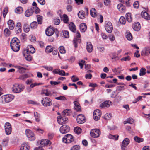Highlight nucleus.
Masks as SVG:
<instances>
[{
    "label": "nucleus",
    "instance_id": "26",
    "mask_svg": "<svg viewBox=\"0 0 150 150\" xmlns=\"http://www.w3.org/2000/svg\"><path fill=\"white\" fill-rule=\"evenodd\" d=\"M133 28L135 31H139L140 30L141 28L140 23L138 22L135 23L133 26Z\"/></svg>",
    "mask_w": 150,
    "mask_h": 150
},
{
    "label": "nucleus",
    "instance_id": "35",
    "mask_svg": "<svg viewBox=\"0 0 150 150\" xmlns=\"http://www.w3.org/2000/svg\"><path fill=\"white\" fill-rule=\"evenodd\" d=\"M126 17L127 21L129 22H131L132 21V18L131 16V14L129 13H127L126 15Z\"/></svg>",
    "mask_w": 150,
    "mask_h": 150
},
{
    "label": "nucleus",
    "instance_id": "21",
    "mask_svg": "<svg viewBox=\"0 0 150 150\" xmlns=\"http://www.w3.org/2000/svg\"><path fill=\"white\" fill-rule=\"evenodd\" d=\"M14 67L17 69V71L20 73H23L25 72L26 69L22 67L16 65Z\"/></svg>",
    "mask_w": 150,
    "mask_h": 150
},
{
    "label": "nucleus",
    "instance_id": "7",
    "mask_svg": "<svg viewBox=\"0 0 150 150\" xmlns=\"http://www.w3.org/2000/svg\"><path fill=\"white\" fill-rule=\"evenodd\" d=\"M57 120L58 123L62 125L67 123L68 119L66 116L61 115L57 117Z\"/></svg>",
    "mask_w": 150,
    "mask_h": 150
},
{
    "label": "nucleus",
    "instance_id": "64",
    "mask_svg": "<svg viewBox=\"0 0 150 150\" xmlns=\"http://www.w3.org/2000/svg\"><path fill=\"white\" fill-rule=\"evenodd\" d=\"M133 6L135 8H138L139 6V3L138 1L135 2L133 4Z\"/></svg>",
    "mask_w": 150,
    "mask_h": 150
},
{
    "label": "nucleus",
    "instance_id": "23",
    "mask_svg": "<svg viewBox=\"0 0 150 150\" xmlns=\"http://www.w3.org/2000/svg\"><path fill=\"white\" fill-rule=\"evenodd\" d=\"M30 149V146L28 143H24L22 144L20 150H29Z\"/></svg>",
    "mask_w": 150,
    "mask_h": 150
},
{
    "label": "nucleus",
    "instance_id": "10",
    "mask_svg": "<svg viewBox=\"0 0 150 150\" xmlns=\"http://www.w3.org/2000/svg\"><path fill=\"white\" fill-rule=\"evenodd\" d=\"M80 33L79 32H77L76 33V38H75L73 41V44L75 48L77 47L78 44L80 43L81 42V40L80 39Z\"/></svg>",
    "mask_w": 150,
    "mask_h": 150
},
{
    "label": "nucleus",
    "instance_id": "44",
    "mask_svg": "<svg viewBox=\"0 0 150 150\" xmlns=\"http://www.w3.org/2000/svg\"><path fill=\"white\" fill-rule=\"evenodd\" d=\"M34 116L35 118V120L38 122L40 121L39 119L40 115L37 112H35L34 113Z\"/></svg>",
    "mask_w": 150,
    "mask_h": 150
},
{
    "label": "nucleus",
    "instance_id": "53",
    "mask_svg": "<svg viewBox=\"0 0 150 150\" xmlns=\"http://www.w3.org/2000/svg\"><path fill=\"white\" fill-rule=\"evenodd\" d=\"M43 93L47 96H49L51 95V93L50 91H48L47 89L43 90Z\"/></svg>",
    "mask_w": 150,
    "mask_h": 150
},
{
    "label": "nucleus",
    "instance_id": "41",
    "mask_svg": "<svg viewBox=\"0 0 150 150\" xmlns=\"http://www.w3.org/2000/svg\"><path fill=\"white\" fill-rule=\"evenodd\" d=\"M4 34L6 36H8L11 34V32L8 28H6L4 30Z\"/></svg>",
    "mask_w": 150,
    "mask_h": 150
},
{
    "label": "nucleus",
    "instance_id": "27",
    "mask_svg": "<svg viewBox=\"0 0 150 150\" xmlns=\"http://www.w3.org/2000/svg\"><path fill=\"white\" fill-rule=\"evenodd\" d=\"M86 49L88 52H92L93 47L91 42H88L87 43Z\"/></svg>",
    "mask_w": 150,
    "mask_h": 150
},
{
    "label": "nucleus",
    "instance_id": "19",
    "mask_svg": "<svg viewBox=\"0 0 150 150\" xmlns=\"http://www.w3.org/2000/svg\"><path fill=\"white\" fill-rule=\"evenodd\" d=\"M111 103H112V102L110 100L106 101L100 104V107L101 108H106L109 107L110 104Z\"/></svg>",
    "mask_w": 150,
    "mask_h": 150
},
{
    "label": "nucleus",
    "instance_id": "55",
    "mask_svg": "<svg viewBox=\"0 0 150 150\" xmlns=\"http://www.w3.org/2000/svg\"><path fill=\"white\" fill-rule=\"evenodd\" d=\"M53 22L55 25H57L60 23V21L59 18H55L54 19Z\"/></svg>",
    "mask_w": 150,
    "mask_h": 150
},
{
    "label": "nucleus",
    "instance_id": "25",
    "mask_svg": "<svg viewBox=\"0 0 150 150\" xmlns=\"http://www.w3.org/2000/svg\"><path fill=\"white\" fill-rule=\"evenodd\" d=\"M141 16L142 17L147 19H150V16L145 11H143L141 13Z\"/></svg>",
    "mask_w": 150,
    "mask_h": 150
},
{
    "label": "nucleus",
    "instance_id": "8",
    "mask_svg": "<svg viewBox=\"0 0 150 150\" xmlns=\"http://www.w3.org/2000/svg\"><path fill=\"white\" fill-rule=\"evenodd\" d=\"M41 103L44 106L46 107L50 106L52 104V100L48 97L43 98L41 100Z\"/></svg>",
    "mask_w": 150,
    "mask_h": 150
},
{
    "label": "nucleus",
    "instance_id": "57",
    "mask_svg": "<svg viewBox=\"0 0 150 150\" xmlns=\"http://www.w3.org/2000/svg\"><path fill=\"white\" fill-rule=\"evenodd\" d=\"M28 77V75L27 74H25L24 75H22L20 76L19 77V79L23 80H24Z\"/></svg>",
    "mask_w": 150,
    "mask_h": 150
},
{
    "label": "nucleus",
    "instance_id": "28",
    "mask_svg": "<svg viewBox=\"0 0 150 150\" xmlns=\"http://www.w3.org/2000/svg\"><path fill=\"white\" fill-rule=\"evenodd\" d=\"M8 25L9 28L11 30H13L14 27V22L11 20H9L8 22Z\"/></svg>",
    "mask_w": 150,
    "mask_h": 150
},
{
    "label": "nucleus",
    "instance_id": "5",
    "mask_svg": "<svg viewBox=\"0 0 150 150\" xmlns=\"http://www.w3.org/2000/svg\"><path fill=\"white\" fill-rule=\"evenodd\" d=\"M74 139L73 136L70 134L66 135L63 138L62 141L65 143H70L73 142Z\"/></svg>",
    "mask_w": 150,
    "mask_h": 150
},
{
    "label": "nucleus",
    "instance_id": "43",
    "mask_svg": "<svg viewBox=\"0 0 150 150\" xmlns=\"http://www.w3.org/2000/svg\"><path fill=\"white\" fill-rule=\"evenodd\" d=\"M126 37L128 40H131L132 39V34L129 32H127V33Z\"/></svg>",
    "mask_w": 150,
    "mask_h": 150
},
{
    "label": "nucleus",
    "instance_id": "22",
    "mask_svg": "<svg viewBox=\"0 0 150 150\" xmlns=\"http://www.w3.org/2000/svg\"><path fill=\"white\" fill-rule=\"evenodd\" d=\"M74 105L75 109L77 112H80L81 111V109L79 103L77 101H75L74 102Z\"/></svg>",
    "mask_w": 150,
    "mask_h": 150
},
{
    "label": "nucleus",
    "instance_id": "17",
    "mask_svg": "<svg viewBox=\"0 0 150 150\" xmlns=\"http://www.w3.org/2000/svg\"><path fill=\"white\" fill-rule=\"evenodd\" d=\"M77 121L79 124H82L86 121L85 117L82 114H80L78 115L77 117Z\"/></svg>",
    "mask_w": 150,
    "mask_h": 150
},
{
    "label": "nucleus",
    "instance_id": "16",
    "mask_svg": "<svg viewBox=\"0 0 150 150\" xmlns=\"http://www.w3.org/2000/svg\"><path fill=\"white\" fill-rule=\"evenodd\" d=\"M70 128L69 126L66 125L61 126L60 128V131L62 134H64L69 132Z\"/></svg>",
    "mask_w": 150,
    "mask_h": 150
},
{
    "label": "nucleus",
    "instance_id": "1",
    "mask_svg": "<svg viewBox=\"0 0 150 150\" xmlns=\"http://www.w3.org/2000/svg\"><path fill=\"white\" fill-rule=\"evenodd\" d=\"M10 46L11 49L15 52H18L20 48L19 40L16 38H13L10 42Z\"/></svg>",
    "mask_w": 150,
    "mask_h": 150
},
{
    "label": "nucleus",
    "instance_id": "12",
    "mask_svg": "<svg viewBox=\"0 0 150 150\" xmlns=\"http://www.w3.org/2000/svg\"><path fill=\"white\" fill-rule=\"evenodd\" d=\"M6 134L7 135L10 134L12 131V127L11 124L9 122H6L4 126Z\"/></svg>",
    "mask_w": 150,
    "mask_h": 150
},
{
    "label": "nucleus",
    "instance_id": "9",
    "mask_svg": "<svg viewBox=\"0 0 150 150\" xmlns=\"http://www.w3.org/2000/svg\"><path fill=\"white\" fill-rule=\"evenodd\" d=\"M100 133V132L99 129H94L91 130L90 134L91 136L93 138H97L99 136Z\"/></svg>",
    "mask_w": 150,
    "mask_h": 150
},
{
    "label": "nucleus",
    "instance_id": "13",
    "mask_svg": "<svg viewBox=\"0 0 150 150\" xmlns=\"http://www.w3.org/2000/svg\"><path fill=\"white\" fill-rule=\"evenodd\" d=\"M101 114V112L99 110H95L93 112V118L96 121L98 120L100 117Z\"/></svg>",
    "mask_w": 150,
    "mask_h": 150
},
{
    "label": "nucleus",
    "instance_id": "18",
    "mask_svg": "<svg viewBox=\"0 0 150 150\" xmlns=\"http://www.w3.org/2000/svg\"><path fill=\"white\" fill-rule=\"evenodd\" d=\"M150 54V47H147L144 48L141 52V55L142 56H147Z\"/></svg>",
    "mask_w": 150,
    "mask_h": 150
},
{
    "label": "nucleus",
    "instance_id": "39",
    "mask_svg": "<svg viewBox=\"0 0 150 150\" xmlns=\"http://www.w3.org/2000/svg\"><path fill=\"white\" fill-rule=\"evenodd\" d=\"M37 17L38 23L40 24H41L43 20L42 16L39 15H38L37 16Z\"/></svg>",
    "mask_w": 150,
    "mask_h": 150
},
{
    "label": "nucleus",
    "instance_id": "50",
    "mask_svg": "<svg viewBox=\"0 0 150 150\" xmlns=\"http://www.w3.org/2000/svg\"><path fill=\"white\" fill-rule=\"evenodd\" d=\"M111 115L110 113H106L105 115L102 117L106 120H109L111 118Z\"/></svg>",
    "mask_w": 150,
    "mask_h": 150
},
{
    "label": "nucleus",
    "instance_id": "33",
    "mask_svg": "<svg viewBox=\"0 0 150 150\" xmlns=\"http://www.w3.org/2000/svg\"><path fill=\"white\" fill-rule=\"evenodd\" d=\"M96 10L94 8H91L90 11V13L91 15L93 17H95L96 16Z\"/></svg>",
    "mask_w": 150,
    "mask_h": 150
},
{
    "label": "nucleus",
    "instance_id": "63",
    "mask_svg": "<svg viewBox=\"0 0 150 150\" xmlns=\"http://www.w3.org/2000/svg\"><path fill=\"white\" fill-rule=\"evenodd\" d=\"M66 9L68 12L71 11L72 10V6L70 5H68L66 7Z\"/></svg>",
    "mask_w": 150,
    "mask_h": 150
},
{
    "label": "nucleus",
    "instance_id": "29",
    "mask_svg": "<svg viewBox=\"0 0 150 150\" xmlns=\"http://www.w3.org/2000/svg\"><path fill=\"white\" fill-rule=\"evenodd\" d=\"M80 29L81 32H85L87 29V26L85 23H81L80 26Z\"/></svg>",
    "mask_w": 150,
    "mask_h": 150
},
{
    "label": "nucleus",
    "instance_id": "56",
    "mask_svg": "<svg viewBox=\"0 0 150 150\" xmlns=\"http://www.w3.org/2000/svg\"><path fill=\"white\" fill-rule=\"evenodd\" d=\"M112 71L116 74H120L121 72V71L117 70V69L116 68H115L113 69H112Z\"/></svg>",
    "mask_w": 150,
    "mask_h": 150
},
{
    "label": "nucleus",
    "instance_id": "47",
    "mask_svg": "<svg viewBox=\"0 0 150 150\" xmlns=\"http://www.w3.org/2000/svg\"><path fill=\"white\" fill-rule=\"evenodd\" d=\"M69 110L66 109L64 110L62 113V115L66 116H68L69 115Z\"/></svg>",
    "mask_w": 150,
    "mask_h": 150
},
{
    "label": "nucleus",
    "instance_id": "6",
    "mask_svg": "<svg viewBox=\"0 0 150 150\" xmlns=\"http://www.w3.org/2000/svg\"><path fill=\"white\" fill-rule=\"evenodd\" d=\"M25 134L28 139L30 141L35 140V137L33 132L31 130L27 129L25 130Z\"/></svg>",
    "mask_w": 150,
    "mask_h": 150
},
{
    "label": "nucleus",
    "instance_id": "45",
    "mask_svg": "<svg viewBox=\"0 0 150 150\" xmlns=\"http://www.w3.org/2000/svg\"><path fill=\"white\" fill-rule=\"evenodd\" d=\"M55 99L62 101L67 100L65 96H60L56 97Z\"/></svg>",
    "mask_w": 150,
    "mask_h": 150
},
{
    "label": "nucleus",
    "instance_id": "60",
    "mask_svg": "<svg viewBox=\"0 0 150 150\" xmlns=\"http://www.w3.org/2000/svg\"><path fill=\"white\" fill-rule=\"evenodd\" d=\"M63 20L64 22L65 23H67L68 21V18L66 14L63 15Z\"/></svg>",
    "mask_w": 150,
    "mask_h": 150
},
{
    "label": "nucleus",
    "instance_id": "24",
    "mask_svg": "<svg viewBox=\"0 0 150 150\" xmlns=\"http://www.w3.org/2000/svg\"><path fill=\"white\" fill-rule=\"evenodd\" d=\"M33 11L32 8H30L26 11L25 13V15L26 17H29L33 14Z\"/></svg>",
    "mask_w": 150,
    "mask_h": 150
},
{
    "label": "nucleus",
    "instance_id": "52",
    "mask_svg": "<svg viewBox=\"0 0 150 150\" xmlns=\"http://www.w3.org/2000/svg\"><path fill=\"white\" fill-rule=\"evenodd\" d=\"M24 57L28 61H30L32 59V57L29 54L25 53V56Z\"/></svg>",
    "mask_w": 150,
    "mask_h": 150
},
{
    "label": "nucleus",
    "instance_id": "58",
    "mask_svg": "<svg viewBox=\"0 0 150 150\" xmlns=\"http://www.w3.org/2000/svg\"><path fill=\"white\" fill-rule=\"evenodd\" d=\"M8 8H5L3 10V16L4 18L5 16L8 13Z\"/></svg>",
    "mask_w": 150,
    "mask_h": 150
},
{
    "label": "nucleus",
    "instance_id": "30",
    "mask_svg": "<svg viewBox=\"0 0 150 150\" xmlns=\"http://www.w3.org/2000/svg\"><path fill=\"white\" fill-rule=\"evenodd\" d=\"M69 28L70 30L73 32H75L76 31L75 26L74 23L71 22L69 24Z\"/></svg>",
    "mask_w": 150,
    "mask_h": 150
},
{
    "label": "nucleus",
    "instance_id": "59",
    "mask_svg": "<svg viewBox=\"0 0 150 150\" xmlns=\"http://www.w3.org/2000/svg\"><path fill=\"white\" fill-rule=\"evenodd\" d=\"M44 142L45 143V145H50L51 144V142L50 141L47 139H43Z\"/></svg>",
    "mask_w": 150,
    "mask_h": 150
},
{
    "label": "nucleus",
    "instance_id": "40",
    "mask_svg": "<svg viewBox=\"0 0 150 150\" xmlns=\"http://www.w3.org/2000/svg\"><path fill=\"white\" fill-rule=\"evenodd\" d=\"M63 36L66 38H68L69 37V33L68 31L67 30L63 31Z\"/></svg>",
    "mask_w": 150,
    "mask_h": 150
},
{
    "label": "nucleus",
    "instance_id": "37",
    "mask_svg": "<svg viewBox=\"0 0 150 150\" xmlns=\"http://www.w3.org/2000/svg\"><path fill=\"white\" fill-rule=\"evenodd\" d=\"M146 69L144 68H142L140 69V71L139 74L140 76H142L145 75L146 73Z\"/></svg>",
    "mask_w": 150,
    "mask_h": 150
},
{
    "label": "nucleus",
    "instance_id": "34",
    "mask_svg": "<svg viewBox=\"0 0 150 150\" xmlns=\"http://www.w3.org/2000/svg\"><path fill=\"white\" fill-rule=\"evenodd\" d=\"M134 139L135 142L138 143H140L144 141L143 139L140 138L137 136L134 137Z\"/></svg>",
    "mask_w": 150,
    "mask_h": 150
},
{
    "label": "nucleus",
    "instance_id": "48",
    "mask_svg": "<svg viewBox=\"0 0 150 150\" xmlns=\"http://www.w3.org/2000/svg\"><path fill=\"white\" fill-rule=\"evenodd\" d=\"M53 50L51 46H47L45 49V52L47 53H50L52 52Z\"/></svg>",
    "mask_w": 150,
    "mask_h": 150
},
{
    "label": "nucleus",
    "instance_id": "15",
    "mask_svg": "<svg viewBox=\"0 0 150 150\" xmlns=\"http://www.w3.org/2000/svg\"><path fill=\"white\" fill-rule=\"evenodd\" d=\"M54 32H56V33H58V31L57 29H54L53 28L49 27L47 28L46 30L45 33L46 35L48 36H50L52 35Z\"/></svg>",
    "mask_w": 150,
    "mask_h": 150
},
{
    "label": "nucleus",
    "instance_id": "32",
    "mask_svg": "<svg viewBox=\"0 0 150 150\" xmlns=\"http://www.w3.org/2000/svg\"><path fill=\"white\" fill-rule=\"evenodd\" d=\"M23 29L25 32H28L30 30V28L28 27V25L27 23H25L23 25Z\"/></svg>",
    "mask_w": 150,
    "mask_h": 150
},
{
    "label": "nucleus",
    "instance_id": "54",
    "mask_svg": "<svg viewBox=\"0 0 150 150\" xmlns=\"http://www.w3.org/2000/svg\"><path fill=\"white\" fill-rule=\"evenodd\" d=\"M33 10L34 11L35 13L36 14L38 13H39L40 11V10L39 8L36 6H35L33 7L32 8Z\"/></svg>",
    "mask_w": 150,
    "mask_h": 150
},
{
    "label": "nucleus",
    "instance_id": "36",
    "mask_svg": "<svg viewBox=\"0 0 150 150\" xmlns=\"http://www.w3.org/2000/svg\"><path fill=\"white\" fill-rule=\"evenodd\" d=\"M15 12L17 13H21L23 12V9L21 7H17L15 10Z\"/></svg>",
    "mask_w": 150,
    "mask_h": 150
},
{
    "label": "nucleus",
    "instance_id": "38",
    "mask_svg": "<svg viewBox=\"0 0 150 150\" xmlns=\"http://www.w3.org/2000/svg\"><path fill=\"white\" fill-rule=\"evenodd\" d=\"M74 132L77 134H80L81 132V129L79 127H76L74 129Z\"/></svg>",
    "mask_w": 150,
    "mask_h": 150
},
{
    "label": "nucleus",
    "instance_id": "3",
    "mask_svg": "<svg viewBox=\"0 0 150 150\" xmlns=\"http://www.w3.org/2000/svg\"><path fill=\"white\" fill-rule=\"evenodd\" d=\"M14 97V95L10 94L3 96L1 97L2 103L3 104L8 103L12 100Z\"/></svg>",
    "mask_w": 150,
    "mask_h": 150
},
{
    "label": "nucleus",
    "instance_id": "46",
    "mask_svg": "<svg viewBox=\"0 0 150 150\" xmlns=\"http://www.w3.org/2000/svg\"><path fill=\"white\" fill-rule=\"evenodd\" d=\"M59 51L62 54H65L66 52V51L64 47L63 46H60L59 48Z\"/></svg>",
    "mask_w": 150,
    "mask_h": 150
},
{
    "label": "nucleus",
    "instance_id": "42",
    "mask_svg": "<svg viewBox=\"0 0 150 150\" xmlns=\"http://www.w3.org/2000/svg\"><path fill=\"white\" fill-rule=\"evenodd\" d=\"M121 100V97L120 96H118L114 99V103H118Z\"/></svg>",
    "mask_w": 150,
    "mask_h": 150
},
{
    "label": "nucleus",
    "instance_id": "2",
    "mask_svg": "<svg viewBox=\"0 0 150 150\" xmlns=\"http://www.w3.org/2000/svg\"><path fill=\"white\" fill-rule=\"evenodd\" d=\"M25 88L24 85L22 84L16 83L13 85L12 89L13 92L19 93L22 92Z\"/></svg>",
    "mask_w": 150,
    "mask_h": 150
},
{
    "label": "nucleus",
    "instance_id": "49",
    "mask_svg": "<svg viewBox=\"0 0 150 150\" xmlns=\"http://www.w3.org/2000/svg\"><path fill=\"white\" fill-rule=\"evenodd\" d=\"M37 23L36 21H34L30 24V26L32 28L35 29L36 28L37 26Z\"/></svg>",
    "mask_w": 150,
    "mask_h": 150
},
{
    "label": "nucleus",
    "instance_id": "51",
    "mask_svg": "<svg viewBox=\"0 0 150 150\" xmlns=\"http://www.w3.org/2000/svg\"><path fill=\"white\" fill-rule=\"evenodd\" d=\"M120 23L122 24H125L126 22V20L124 17L121 16L119 19Z\"/></svg>",
    "mask_w": 150,
    "mask_h": 150
},
{
    "label": "nucleus",
    "instance_id": "61",
    "mask_svg": "<svg viewBox=\"0 0 150 150\" xmlns=\"http://www.w3.org/2000/svg\"><path fill=\"white\" fill-rule=\"evenodd\" d=\"M103 2L104 5L106 6H108L110 5L111 2L110 0H104Z\"/></svg>",
    "mask_w": 150,
    "mask_h": 150
},
{
    "label": "nucleus",
    "instance_id": "4",
    "mask_svg": "<svg viewBox=\"0 0 150 150\" xmlns=\"http://www.w3.org/2000/svg\"><path fill=\"white\" fill-rule=\"evenodd\" d=\"M35 51V49L31 45H28L27 49L23 50V54L24 56H25V53L29 54L30 53H33Z\"/></svg>",
    "mask_w": 150,
    "mask_h": 150
},
{
    "label": "nucleus",
    "instance_id": "11",
    "mask_svg": "<svg viewBox=\"0 0 150 150\" xmlns=\"http://www.w3.org/2000/svg\"><path fill=\"white\" fill-rule=\"evenodd\" d=\"M129 139L128 138H125L122 142L121 146L122 150H127V146L129 144Z\"/></svg>",
    "mask_w": 150,
    "mask_h": 150
},
{
    "label": "nucleus",
    "instance_id": "14",
    "mask_svg": "<svg viewBox=\"0 0 150 150\" xmlns=\"http://www.w3.org/2000/svg\"><path fill=\"white\" fill-rule=\"evenodd\" d=\"M105 28L106 31L108 33H111L113 29L112 23L110 22L106 23L105 25Z\"/></svg>",
    "mask_w": 150,
    "mask_h": 150
},
{
    "label": "nucleus",
    "instance_id": "20",
    "mask_svg": "<svg viewBox=\"0 0 150 150\" xmlns=\"http://www.w3.org/2000/svg\"><path fill=\"white\" fill-rule=\"evenodd\" d=\"M21 23L20 22L17 23L15 28V32L17 34H18L21 32Z\"/></svg>",
    "mask_w": 150,
    "mask_h": 150
},
{
    "label": "nucleus",
    "instance_id": "31",
    "mask_svg": "<svg viewBox=\"0 0 150 150\" xmlns=\"http://www.w3.org/2000/svg\"><path fill=\"white\" fill-rule=\"evenodd\" d=\"M78 16L79 18L84 19L85 17L86 14L83 11H81L78 14Z\"/></svg>",
    "mask_w": 150,
    "mask_h": 150
},
{
    "label": "nucleus",
    "instance_id": "62",
    "mask_svg": "<svg viewBox=\"0 0 150 150\" xmlns=\"http://www.w3.org/2000/svg\"><path fill=\"white\" fill-rule=\"evenodd\" d=\"M80 146L79 145H76L72 147L71 149V150H79Z\"/></svg>",
    "mask_w": 150,
    "mask_h": 150
}]
</instances>
